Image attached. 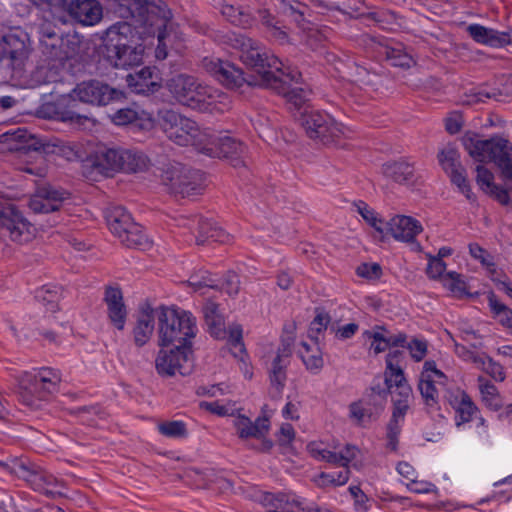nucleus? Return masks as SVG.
Here are the masks:
<instances>
[{
    "instance_id": "obj_1",
    "label": "nucleus",
    "mask_w": 512,
    "mask_h": 512,
    "mask_svg": "<svg viewBox=\"0 0 512 512\" xmlns=\"http://www.w3.org/2000/svg\"><path fill=\"white\" fill-rule=\"evenodd\" d=\"M119 13L123 18H133L157 31L155 56L158 60L167 57L169 47L178 49L181 37L173 27L171 10L163 0H120Z\"/></svg>"
},
{
    "instance_id": "obj_2",
    "label": "nucleus",
    "mask_w": 512,
    "mask_h": 512,
    "mask_svg": "<svg viewBox=\"0 0 512 512\" xmlns=\"http://www.w3.org/2000/svg\"><path fill=\"white\" fill-rule=\"evenodd\" d=\"M173 97L182 105L199 111H224L229 108V97L208 85H203L195 77L179 74L167 83Z\"/></svg>"
},
{
    "instance_id": "obj_3",
    "label": "nucleus",
    "mask_w": 512,
    "mask_h": 512,
    "mask_svg": "<svg viewBox=\"0 0 512 512\" xmlns=\"http://www.w3.org/2000/svg\"><path fill=\"white\" fill-rule=\"evenodd\" d=\"M229 41L231 46L239 51L243 64L258 74L259 86L275 85L276 77L279 74L284 75V69L287 66L258 41L236 33L229 36Z\"/></svg>"
},
{
    "instance_id": "obj_4",
    "label": "nucleus",
    "mask_w": 512,
    "mask_h": 512,
    "mask_svg": "<svg viewBox=\"0 0 512 512\" xmlns=\"http://www.w3.org/2000/svg\"><path fill=\"white\" fill-rule=\"evenodd\" d=\"M129 34L132 29L127 23L115 24L107 30L102 53L114 68L127 69L142 63L144 46Z\"/></svg>"
},
{
    "instance_id": "obj_5",
    "label": "nucleus",
    "mask_w": 512,
    "mask_h": 512,
    "mask_svg": "<svg viewBox=\"0 0 512 512\" xmlns=\"http://www.w3.org/2000/svg\"><path fill=\"white\" fill-rule=\"evenodd\" d=\"M465 150L479 163L493 162L504 180H512V143L503 137L480 139L467 133L462 138Z\"/></svg>"
},
{
    "instance_id": "obj_6",
    "label": "nucleus",
    "mask_w": 512,
    "mask_h": 512,
    "mask_svg": "<svg viewBox=\"0 0 512 512\" xmlns=\"http://www.w3.org/2000/svg\"><path fill=\"white\" fill-rule=\"evenodd\" d=\"M159 124L166 136L179 146H193L201 153H211L207 146L209 131L201 130L197 123L172 109H162L158 112Z\"/></svg>"
},
{
    "instance_id": "obj_7",
    "label": "nucleus",
    "mask_w": 512,
    "mask_h": 512,
    "mask_svg": "<svg viewBox=\"0 0 512 512\" xmlns=\"http://www.w3.org/2000/svg\"><path fill=\"white\" fill-rule=\"evenodd\" d=\"M159 344L190 348L197 332L196 319L191 312L162 307L158 312Z\"/></svg>"
},
{
    "instance_id": "obj_8",
    "label": "nucleus",
    "mask_w": 512,
    "mask_h": 512,
    "mask_svg": "<svg viewBox=\"0 0 512 512\" xmlns=\"http://www.w3.org/2000/svg\"><path fill=\"white\" fill-rule=\"evenodd\" d=\"M62 39L50 28L42 29L40 47L43 58L31 72V82L35 86L56 82L59 79L68 54L61 48Z\"/></svg>"
},
{
    "instance_id": "obj_9",
    "label": "nucleus",
    "mask_w": 512,
    "mask_h": 512,
    "mask_svg": "<svg viewBox=\"0 0 512 512\" xmlns=\"http://www.w3.org/2000/svg\"><path fill=\"white\" fill-rule=\"evenodd\" d=\"M295 120L310 139L324 145L336 144L352 134L349 127L336 121L330 114L311 107H305L299 116L295 115Z\"/></svg>"
},
{
    "instance_id": "obj_10",
    "label": "nucleus",
    "mask_w": 512,
    "mask_h": 512,
    "mask_svg": "<svg viewBox=\"0 0 512 512\" xmlns=\"http://www.w3.org/2000/svg\"><path fill=\"white\" fill-rule=\"evenodd\" d=\"M61 373L50 367H42L37 373L23 372L19 377V394L24 405L38 409L46 395L58 390Z\"/></svg>"
},
{
    "instance_id": "obj_11",
    "label": "nucleus",
    "mask_w": 512,
    "mask_h": 512,
    "mask_svg": "<svg viewBox=\"0 0 512 512\" xmlns=\"http://www.w3.org/2000/svg\"><path fill=\"white\" fill-rule=\"evenodd\" d=\"M106 221L111 232L127 247L147 249L151 243L142 227L135 223L131 214L122 206L107 210Z\"/></svg>"
},
{
    "instance_id": "obj_12",
    "label": "nucleus",
    "mask_w": 512,
    "mask_h": 512,
    "mask_svg": "<svg viewBox=\"0 0 512 512\" xmlns=\"http://www.w3.org/2000/svg\"><path fill=\"white\" fill-rule=\"evenodd\" d=\"M31 52L30 37L23 29H12L0 39L1 58L7 61V66L18 77L23 75Z\"/></svg>"
},
{
    "instance_id": "obj_13",
    "label": "nucleus",
    "mask_w": 512,
    "mask_h": 512,
    "mask_svg": "<svg viewBox=\"0 0 512 512\" xmlns=\"http://www.w3.org/2000/svg\"><path fill=\"white\" fill-rule=\"evenodd\" d=\"M161 181L171 193L181 197L200 194L203 189L202 174L177 162L165 166Z\"/></svg>"
},
{
    "instance_id": "obj_14",
    "label": "nucleus",
    "mask_w": 512,
    "mask_h": 512,
    "mask_svg": "<svg viewBox=\"0 0 512 512\" xmlns=\"http://www.w3.org/2000/svg\"><path fill=\"white\" fill-rule=\"evenodd\" d=\"M147 156L136 149L107 148L96 157V166L105 172H138L146 169Z\"/></svg>"
},
{
    "instance_id": "obj_15",
    "label": "nucleus",
    "mask_w": 512,
    "mask_h": 512,
    "mask_svg": "<svg viewBox=\"0 0 512 512\" xmlns=\"http://www.w3.org/2000/svg\"><path fill=\"white\" fill-rule=\"evenodd\" d=\"M275 85H269L268 88L276 90L279 94H282L287 102L294 106L296 112L294 116L300 115L305 107H310L306 104L310 91L299 86L301 80V73L291 66H287L284 69V75L279 74L275 79Z\"/></svg>"
},
{
    "instance_id": "obj_16",
    "label": "nucleus",
    "mask_w": 512,
    "mask_h": 512,
    "mask_svg": "<svg viewBox=\"0 0 512 512\" xmlns=\"http://www.w3.org/2000/svg\"><path fill=\"white\" fill-rule=\"evenodd\" d=\"M72 96L86 104L106 106L124 98V92L93 79L78 83L72 90Z\"/></svg>"
},
{
    "instance_id": "obj_17",
    "label": "nucleus",
    "mask_w": 512,
    "mask_h": 512,
    "mask_svg": "<svg viewBox=\"0 0 512 512\" xmlns=\"http://www.w3.org/2000/svg\"><path fill=\"white\" fill-rule=\"evenodd\" d=\"M386 391L380 387H372L371 393L349 405V417L358 426L366 427L377 420L383 410Z\"/></svg>"
},
{
    "instance_id": "obj_18",
    "label": "nucleus",
    "mask_w": 512,
    "mask_h": 512,
    "mask_svg": "<svg viewBox=\"0 0 512 512\" xmlns=\"http://www.w3.org/2000/svg\"><path fill=\"white\" fill-rule=\"evenodd\" d=\"M206 69L224 86L232 90H240L243 87L257 86L253 77H245L243 71L229 61L221 59H205Z\"/></svg>"
},
{
    "instance_id": "obj_19",
    "label": "nucleus",
    "mask_w": 512,
    "mask_h": 512,
    "mask_svg": "<svg viewBox=\"0 0 512 512\" xmlns=\"http://www.w3.org/2000/svg\"><path fill=\"white\" fill-rule=\"evenodd\" d=\"M14 472L22 477L34 491L46 497L56 498L64 495L63 482L44 470L32 469L19 464L18 470H14Z\"/></svg>"
},
{
    "instance_id": "obj_20",
    "label": "nucleus",
    "mask_w": 512,
    "mask_h": 512,
    "mask_svg": "<svg viewBox=\"0 0 512 512\" xmlns=\"http://www.w3.org/2000/svg\"><path fill=\"white\" fill-rule=\"evenodd\" d=\"M207 146H211V153H205L210 157H222L231 162L234 167L244 164L243 155L246 146L238 139L230 135L216 136L209 132V140L206 141Z\"/></svg>"
},
{
    "instance_id": "obj_21",
    "label": "nucleus",
    "mask_w": 512,
    "mask_h": 512,
    "mask_svg": "<svg viewBox=\"0 0 512 512\" xmlns=\"http://www.w3.org/2000/svg\"><path fill=\"white\" fill-rule=\"evenodd\" d=\"M233 425L240 439H263L261 445L262 451H268L273 446L271 441L265 440L270 429V420L268 417L259 416L255 421H252L247 416L238 414L233 421Z\"/></svg>"
},
{
    "instance_id": "obj_22",
    "label": "nucleus",
    "mask_w": 512,
    "mask_h": 512,
    "mask_svg": "<svg viewBox=\"0 0 512 512\" xmlns=\"http://www.w3.org/2000/svg\"><path fill=\"white\" fill-rule=\"evenodd\" d=\"M68 198V193L51 186L37 188L29 200V208L34 213H50L57 211Z\"/></svg>"
},
{
    "instance_id": "obj_23",
    "label": "nucleus",
    "mask_w": 512,
    "mask_h": 512,
    "mask_svg": "<svg viewBox=\"0 0 512 512\" xmlns=\"http://www.w3.org/2000/svg\"><path fill=\"white\" fill-rule=\"evenodd\" d=\"M189 352L190 348L183 347H174L169 352L161 350L155 361L157 372L164 376H173L177 372L187 374L184 364L188 362Z\"/></svg>"
},
{
    "instance_id": "obj_24",
    "label": "nucleus",
    "mask_w": 512,
    "mask_h": 512,
    "mask_svg": "<svg viewBox=\"0 0 512 512\" xmlns=\"http://www.w3.org/2000/svg\"><path fill=\"white\" fill-rule=\"evenodd\" d=\"M0 234H7L12 241L19 244L32 239L31 225L17 212L7 215L0 211Z\"/></svg>"
},
{
    "instance_id": "obj_25",
    "label": "nucleus",
    "mask_w": 512,
    "mask_h": 512,
    "mask_svg": "<svg viewBox=\"0 0 512 512\" xmlns=\"http://www.w3.org/2000/svg\"><path fill=\"white\" fill-rule=\"evenodd\" d=\"M291 356L290 346L283 345L277 350V354L272 361L269 371V379L271 385V396L273 398H280L286 382V368L289 364Z\"/></svg>"
},
{
    "instance_id": "obj_26",
    "label": "nucleus",
    "mask_w": 512,
    "mask_h": 512,
    "mask_svg": "<svg viewBox=\"0 0 512 512\" xmlns=\"http://www.w3.org/2000/svg\"><path fill=\"white\" fill-rule=\"evenodd\" d=\"M383 236L391 235L399 241L412 242L422 231L420 222L410 216L396 215L386 222Z\"/></svg>"
},
{
    "instance_id": "obj_27",
    "label": "nucleus",
    "mask_w": 512,
    "mask_h": 512,
    "mask_svg": "<svg viewBox=\"0 0 512 512\" xmlns=\"http://www.w3.org/2000/svg\"><path fill=\"white\" fill-rule=\"evenodd\" d=\"M67 11L73 19L86 26L95 25L102 18V6L97 0H72Z\"/></svg>"
},
{
    "instance_id": "obj_28",
    "label": "nucleus",
    "mask_w": 512,
    "mask_h": 512,
    "mask_svg": "<svg viewBox=\"0 0 512 512\" xmlns=\"http://www.w3.org/2000/svg\"><path fill=\"white\" fill-rule=\"evenodd\" d=\"M466 31L475 42L493 48H502L511 43L509 32L498 31L481 24H470Z\"/></svg>"
},
{
    "instance_id": "obj_29",
    "label": "nucleus",
    "mask_w": 512,
    "mask_h": 512,
    "mask_svg": "<svg viewBox=\"0 0 512 512\" xmlns=\"http://www.w3.org/2000/svg\"><path fill=\"white\" fill-rule=\"evenodd\" d=\"M111 121L118 126L134 125L139 129H149L153 126L151 114L135 103L131 106L118 109L111 116Z\"/></svg>"
},
{
    "instance_id": "obj_30",
    "label": "nucleus",
    "mask_w": 512,
    "mask_h": 512,
    "mask_svg": "<svg viewBox=\"0 0 512 512\" xmlns=\"http://www.w3.org/2000/svg\"><path fill=\"white\" fill-rule=\"evenodd\" d=\"M104 302L107 306V314L110 322L118 330H123L127 318V309L123 301L121 290L116 287H108L105 291Z\"/></svg>"
},
{
    "instance_id": "obj_31",
    "label": "nucleus",
    "mask_w": 512,
    "mask_h": 512,
    "mask_svg": "<svg viewBox=\"0 0 512 512\" xmlns=\"http://www.w3.org/2000/svg\"><path fill=\"white\" fill-rule=\"evenodd\" d=\"M126 82L132 92L148 95L160 87V78L154 69L144 67L135 74H128Z\"/></svg>"
},
{
    "instance_id": "obj_32",
    "label": "nucleus",
    "mask_w": 512,
    "mask_h": 512,
    "mask_svg": "<svg viewBox=\"0 0 512 512\" xmlns=\"http://www.w3.org/2000/svg\"><path fill=\"white\" fill-rule=\"evenodd\" d=\"M448 401L455 410V422L458 427L464 423L470 422L473 416L478 412V408L471 397L463 390L451 392Z\"/></svg>"
},
{
    "instance_id": "obj_33",
    "label": "nucleus",
    "mask_w": 512,
    "mask_h": 512,
    "mask_svg": "<svg viewBox=\"0 0 512 512\" xmlns=\"http://www.w3.org/2000/svg\"><path fill=\"white\" fill-rule=\"evenodd\" d=\"M265 512H298L301 499L286 493H265L263 496Z\"/></svg>"
},
{
    "instance_id": "obj_34",
    "label": "nucleus",
    "mask_w": 512,
    "mask_h": 512,
    "mask_svg": "<svg viewBox=\"0 0 512 512\" xmlns=\"http://www.w3.org/2000/svg\"><path fill=\"white\" fill-rule=\"evenodd\" d=\"M221 14L231 24L247 29L254 25L255 18L247 7L238 3L223 2Z\"/></svg>"
},
{
    "instance_id": "obj_35",
    "label": "nucleus",
    "mask_w": 512,
    "mask_h": 512,
    "mask_svg": "<svg viewBox=\"0 0 512 512\" xmlns=\"http://www.w3.org/2000/svg\"><path fill=\"white\" fill-rule=\"evenodd\" d=\"M385 385L386 389L384 390L386 392H391V389L395 387L397 396L411 397L412 395V389L407 383L404 372L399 364H386Z\"/></svg>"
},
{
    "instance_id": "obj_36",
    "label": "nucleus",
    "mask_w": 512,
    "mask_h": 512,
    "mask_svg": "<svg viewBox=\"0 0 512 512\" xmlns=\"http://www.w3.org/2000/svg\"><path fill=\"white\" fill-rule=\"evenodd\" d=\"M155 326L154 310L147 308L143 310L137 318L133 329L134 343L141 347L151 338Z\"/></svg>"
},
{
    "instance_id": "obj_37",
    "label": "nucleus",
    "mask_w": 512,
    "mask_h": 512,
    "mask_svg": "<svg viewBox=\"0 0 512 512\" xmlns=\"http://www.w3.org/2000/svg\"><path fill=\"white\" fill-rule=\"evenodd\" d=\"M194 221L197 222L200 234V238L197 239L198 243H204L208 239L219 243H227L230 240V235L212 220L196 216Z\"/></svg>"
},
{
    "instance_id": "obj_38",
    "label": "nucleus",
    "mask_w": 512,
    "mask_h": 512,
    "mask_svg": "<svg viewBox=\"0 0 512 512\" xmlns=\"http://www.w3.org/2000/svg\"><path fill=\"white\" fill-rule=\"evenodd\" d=\"M298 354L306 369L311 373L318 374L323 368L324 360L322 352L317 345H309L306 342H302Z\"/></svg>"
},
{
    "instance_id": "obj_39",
    "label": "nucleus",
    "mask_w": 512,
    "mask_h": 512,
    "mask_svg": "<svg viewBox=\"0 0 512 512\" xmlns=\"http://www.w3.org/2000/svg\"><path fill=\"white\" fill-rule=\"evenodd\" d=\"M383 172L398 183H412L414 180V167L405 161L387 163Z\"/></svg>"
},
{
    "instance_id": "obj_40",
    "label": "nucleus",
    "mask_w": 512,
    "mask_h": 512,
    "mask_svg": "<svg viewBox=\"0 0 512 512\" xmlns=\"http://www.w3.org/2000/svg\"><path fill=\"white\" fill-rule=\"evenodd\" d=\"M482 401L493 410L498 411L502 407V399L497 387L483 376L477 378Z\"/></svg>"
},
{
    "instance_id": "obj_41",
    "label": "nucleus",
    "mask_w": 512,
    "mask_h": 512,
    "mask_svg": "<svg viewBox=\"0 0 512 512\" xmlns=\"http://www.w3.org/2000/svg\"><path fill=\"white\" fill-rule=\"evenodd\" d=\"M226 337L228 344L230 345L231 353L235 358L245 363L246 349L243 344V331L239 324H232L229 326L228 331L226 330Z\"/></svg>"
},
{
    "instance_id": "obj_42",
    "label": "nucleus",
    "mask_w": 512,
    "mask_h": 512,
    "mask_svg": "<svg viewBox=\"0 0 512 512\" xmlns=\"http://www.w3.org/2000/svg\"><path fill=\"white\" fill-rule=\"evenodd\" d=\"M381 53L394 67L410 68L414 64L413 58L402 47L386 46Z\"/></svg>"
},
{
    "instance_id": "obj_43",
    "label": "nucleus",
    "mask_w": 512,
    "mask_h": 512,
    "mask_svg": "<svg viewBox=\"0 0 512 512\" xmlns=\"http://www.w3.org/2000/svg\"><path fill=\"white\" fill-rule=\"evenodd\" d=\"M438 160L446 173L462 167L460 154L453 144H447L440 150Z\"/></svg>"
},
{
    "instance_id": "obj_44",
    "label": "nucleus",
    "mask_w": 512,
    "mask_h": 512,
    "mask_svg": "<svg viewBox=\"0 0 512 512\" xmlns=\"http://www.w3.org/2000/svg\"><path fill=\"white\" fill-rule=\"evenodd\" d=\"M434 380L419 379L418 390L423 402L428 409L436 410L439 403V393Z\"/></svg>"
},
{
    "instance_id": "obj_45",
    "label": "nucleus",
    "mask_w": 512,
    "mask_h": 512,
    "mask_svg": "<svg viewBox=\"0 0 512 512\" xmlns=\"http://www.w3.org/2000/svg\"><path fill=\"white\" fill-rule=\"evenodd\" d=\"M357 212L362 218L373 227L379 234L384 235L386 231V222L377 216V213L371 209L365 202L358 201L355 203Z\"/></svg>"
},
{
    "instance_id": "obj_46",
    "label": "nucleus",
    "mask_w": 512,
    "mask_h": 512,
    "mask_svg": "<svg viewBox=\"0 0 512 512\" xmlns=\"http://www.w3.org/2000/svg\"><path fill=\"white\" fill-rule=\"evenodd\" d=\"M488 305L501 324L510 328L512 331V310L499 301L494 294L489 296Z\"/></svg>"
},
{
    "instance_id": "obj_47",
    "label": "nucleus",
    "mask_w": 512,
    "mask_h": 512,
    "mask_svg": "<svg viewBox=\"0 0 512 512\" xmlns=\"http://www.w3.org/2000/svg\"><path fill=\"white\" fill-rule=\"evenodd\" d=\"M36 299L46 307L48 311L55 312L60 298L59 288L43 286L36 292Z\"/></svg>"
},
{
    "instance_id": "obj_48",
    "label": "nucleus",
    "mask_w": 512,
    "mask_h": 512,
    "mask_svg": "<svg viewBox=\"0 0 512 512\" xmlns=\"http://www.w3.org/2000/svg\"><path fill=\"white\" fill-rule=\"evenodd\" d=\"M385 328L383 326L376 325L371 330L363 332V337L371 340L370 348L375 354H379L388 349L387 336L383 333Z\"/></svg>"
},
{
    "instance_id": "obj_49",
    "label": "nucleus",
    "mask_w": 512,
    "mask_h": 512,
    "mask_svg": "<svg viewBox=\"0 0 512 512\" xmlns=\"http://www.w3.org/2000/svg\"><path fill=\"white\" fill-rule=\"evenodd\" d=\"M451 182L458 188L459 192L465 195L470 202L475 201V195L471 191L470 184L466 177L464 167H460L447 173Z\"/></svg>"
},
{
    "instance_id": "obj_50",
    "label": "nucleus",
    "mask_w": 512,
    "mask_h": 512,
    "mask_svg": "<svg viewBox=\"0 0 512 512\" xmlns=\"http://www.w3.org/2000/svg\"><path fill=\"white\" fill-rule=\"evenodd\" d=\"M308 451L316 460L326 461L328 463L343 467L339 453L330 451L322 447V445L319 443L312 442L308 444Z\"/></svg>"
},
{
    "instance_id": "obj_51",
    "label": "nucleus",
    "mask_w": 512,
    "mask_h": 512,
    "mask_svg": "<svg viewBox=\"0 0 512 512\" xmlns=\"http://www.w3.org/2000/svg\"><path fill=\"white\" fill-rule=\"evenodd\" d=\"M331 321L330 315L323 309H316V315L309 326V336L318 340V336L327 329Z\"/></svg>"
},
{
    "instance_id": "obj_52",
    "label": "nucleus",
    "mask_w": 512,
    "mask_h": 512,
    "mask_svg": "<svg viewBox=\"0 0 512 512\" xmlns=\"http://www.w3.org/2000/svg\"><path fill=\"white\" fill-rule=\"evenodd\" d=\"M158 431L169 438H182L187 435L186 424L180 420L162 422L158 425Z\"/></svg>"
},
{
    "instance_id": "obj_53",
    "label": "nucleus",
    "mask_w": 512,
    "mask_h": 512,
    "mask_svg": "<svg viewBox=\"0 0 512 512\" xmlns=\"http://www.w3.org/2000/svg\"><path fill=\"white\" fill-rule=\"evenodd\" d=\"M350 470L349 468H344L337 472H322L319 475L318 482L320 485H333V486H342L346 484L349 480Z\"/></svg>"
},
{
    "instance_id": "obj_54",
    "label": "nucleus",
    "mask_w": 512,
    "mask_h": 512,
    "mask_svg": "<svg viewBox=\"0 0 512 512\" xmlns=\"http://www.w3.org/2000/svg\"><path fill=\"white\" fill-rule=\"evenodd\" d=\"M482 361H483V363H479L477 365L478 368L485 371L495 381L503 382L505 380L506 374H505L504 368L501 364L493 361L492 358L486 356L485 354L482 357Z\"/></svg>"
},
{
    "instance_id": "obj_55",
    "label": "nucleus",
    "mask_w": 512,
    "mask_h": 512,
    "mask_svg": "<svg viewBox=\"0 0 512 512\" xmlns=\"http://www.w3.org/2000/svg\"><path fill=\"white\" fill-rule=\"evenodd\" d=\"M411 358L415 362L422 361L428 352V342L422 337L412 338L406 345Z\"/></svg>"
},
{
    "instance_id": "obj_56",
    "label": "nucleus",
    "mask_w": 512,
    "mask_h": 512,
    "mask_svg": "<svg viewBox=\"0 0 512 512\" xmlns=\"http://www.w3.org/2000/svg\"><path fill=\"white\" fill-rule=\"evenodd\" d=\"M409 398L410 397H401L396 396L393 397V412L392 417L389 422L396 423L403 425L405 415L407 413V410L409 408Z\"/></svg>"
},
{
    "instance_id": "obj_57",
    "label": "nucleus",
    "mask_w": 512,
    "mask_h": 512,
    "mask_svg": "<svg viewBox=\"0 0 512 512\" xmlns=\"http://www.w3.org/2000/svg\"><path fill=\"white\" fill-rule=\"evenodd\" d=\"M470 255L478 260L483 266L487 267L490 271L494 270L495 264L493 261V256H491L488 251L482 248L477 243H471L469 245Z\"/></svg>"
},
{
    "instance_id": "obj_58",
    "label": "nucleus",
    "mask_w": 512,
    "mask_h": 512,
    "mask_svg": "<svg viewBox=\"0 0 512 512\" xmlns=\"http://www.w3.org/2000/svg\"><path fill=\"white\" fill-rule=\"evenodd\" d=\"M419 379L434 380L442 384L446 376L441 370L437 369L435 361L427 360L424 362Z\"/></svg>"
},
{
    "instance_id": "obj_59",
    "label": "nucleus",
    "mask_w": 512,
    "mask_h": 512,
    "mask_svg": "<svg viewBox=\"0 0 512 512\" xmlns=\"http://www.w3.org/2000/svg\"><path fill=\"white\" fill-rule=\"evenodd\" d=\"M476 173V182L485 193H487L493 186L496 185L494 183L493 173L485 166L481 164L477 165Z\"/></svg>"
},
{
    "instance_id": "obj_60",
    "label": "nucleus",
    "mask_w": 512,
    "mask_h": 512,
    "mask_svg": "<svg viewBox=\"0 0 512 512\" xmlns=\"http://www.w3.org/2000/svg\"><path fill=\"white\" fill-rule=\"evenodd\" d=\"M302 7H304V5L297 0H278L279 10L284 14L294 16L297 21L303 18L304 13L301 10Z\"/></svg>"
},
{
    "instance_id": "obj_61",
    "label": "nucleus",
    "mask_w": 512,
    "mask_h": 512,
    "mask_svg": "<svg viewBox=\"0 0 512 512\" xmlns=\"http://www.w3.org/2000/svg\"><path fill=\"white\" fill-rule=\"evenodd\" d=\"M201 409H204L217 416H229L233 414V408L230 404H222L220 401L207 402L203 401L199 404Z\"/></svg>"
},
{
    "instance_id": "obj_62",
    "label": "nucleus",
    "mask_w": 512,
    "mask_h": 512,
    "mask_svg": "<svg viewBox=\"0 0 512 512\" xmlns=\"http://www.w3.org/2000/svg\"><path fill=\"white\" fill-rule=\"evenodd\" d=\"M349 492L354 500V508L357 512H366L369 509V498L359 486H350Z\"/></svg>"
},
{
    "instance_id": "obj_63",
    "label": "nucleus",
    "mask_w": 512,
    "mask_h": 512,
    "mask_svg": "<svg viewBox=\"0 0 512 512\" xmlns=\"http://www.w3.org/2000/svg\"><path fill=\"white\" fill-rule=\"evenodd\" d=\"M218 288L224 290L231 296L238 294L240 289L239 276L234 272H228L223 281L219 283Z\"/></svg>"
},
{
    "instance_id": "obj_64",
    "label": "nucleus",
    "mask_w": 512,
    "mask_h": 512,
    "mask_svg": "<svg viewBox=\"0 0 512 512\" xmlns=\"http://www.w3.org/2000/svg\"><path fill=\"white\" fill-rule=\"evenodd\" d=\"M446 270V264L439 257L430 256L426 273L429 278L437 279L442 277L444 279V272Z\"/></svg>"
}]
</instances>
